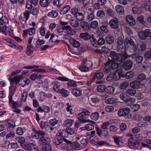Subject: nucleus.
<instances>
[{
  "label": "nucleus",
  "mask_w": 151,
  "mask_h": 151,
  "mask_svg": "<svg viewBox=\"0 0 151 151\" xmlns=\"http://www.w3.org/2000/svg\"><path fill=\"white\" fill-rule=\"evenodd\" d=\"M125 48L122 47L121 51L122 54L120 53H116L114 51H112L110 52L109 56L111 58V60H109L105 64V67L104 71L108 73L111 72L115 70H117L113 73H110L107 76L106 80L108 81H116L119 80L120 78L122 73V70L118 68L119 66V63L115 62L123 61L126 59L128 55L126 52Z\"/></svg>",
  "instance_id": "1"
},
{
  "label": "nucleus",
  "mask_w": 151,
  "mask_h": 151,
  "mask_svg": "<svg viewBox=\"0 0 151 151\" xmlns=\"http://www.w3.org/2000/svg\"><path fill=\"white\" fill-rule=\"evenodd\" d=\"M11 76H9L8 78L11 84L9 88V94L13 95L15 92L16 85L19 82V71L13 72Z\"/></svg>",
  "instance_id": "2"
},
{
  "label": "nucleus",
  "mask_w": 151,
  "mask_h": 151,
  "mask_svg": "<svg viewBox=\"0 0 151 151\" xmlns=\"http://www.w3.org/2000/svg\"><path fill=\"white\" fill-rule=\"evenodd\" d=\"M90 114V112L88 110L83 109L81 112L78 114L77 118L79 121L81 123L90 122V121L86 119L88 116Z\"/></svg>",
  "instance_id": "3"
},
{
  "label": "nucleus",
  "mask_w": 151,
  "mask_h": 151,
  "mask_svg": "<svg viewBox=\"0 0 151 151\" xmlns=\"http://www.w3.org/2000/svg\"><path fill=\"white\" fill-rule=\"evenodd\" d=\"M13 95L9 94V104L12 103L13 108V111L14 112L18 114L19 113V109L18 108L19 107V104L18 102L13 101L12 102V96Z\"/></svg>",
  "instance_id": "4"
},
{
  "label": "nucleus",
  "mask_w": 151,
  "mask_h": 151,
  "mask_svg": "<svg viewBox=\"0 0 151 151\" xmlns=\"http://www.w3.org/2000/svg\"><path fill=\"white\" fill-rule=\"evenodd\" d=\"M65 132H66L63 130L61 132H59V135H57L55 138L53 139V143L57 145H59L62 143L63 139L62 137L64 136V134Z\"/></svg>",
  "instance_id": "5"
},
{
  "label": "nucleus",
  "mask_w": 151,
  "mask_h": 151,
  "mask_svg": "<svg viewBox=\"0 0 151 151\" xmlns=\"http://www.w3.org/2000/svg\"><path fill=\"white\" fill-rule=\"evenodd\" d=\"M150 30L148 29H145L144 31H140L138 33L139 38L142 40H146L147 37H150Z\"/></svg>",
  "instance_id": "6"
},
{
  "label": "nucleus",
  "mask_w": 151,
  "mask_h": 151,
  "mask_svg": "<svg viewBox=\"0 0 151 151\" xmlns=\"http://www.w3.org/2000/svg\"><path fill=\"white\" fill-rule=\"evenodd\" d=\"M128 141H129V145L131 148L135 149H140V147L137 140H135L131 138L128 139Z\"/></svg>",
  "instance_id": "7"
},
{
  "label": "nucleus",
  "mask_w": 151,
  "mask_h": 151,
  "mask_svg": "<svg viewBox=\"0 0 151 151\" xmlns=\"http://www.w3.org/2000/svg\"><path fill=\"white\" fill-rule=\"evenodd\" d=\"M96 132L98 135L102 138L107 137L109 134L107 130L101 128H96Z\"/></svg>",
  "instance_id": "8"
},
{
  "label": "nucleus",
  "mask_w": 151,
  "mask_h": 151,
  "mask_svg": "<svg viewBox=\"0 0 151 151\" xmlns=\"http://www.w3.org/2000/svg\"><path fill=\"white\" fill-rule=\"evenodd\" d=\"M119 19L116 18H114L110 20L109 24L112 28L117 29L119 27Z\"/></svg>",
  "instance_id": "9"
},
{
  "label": "nucleus",
  "mask_w": 151,
  "mask_h": 151,
  "mask_svg": "<svg viewBox=\"0 0 151 151\" xmlns=\"http://www.w3.org/2000/svg\"><path fill=\"white\" fill-rule=\"evenodd\" d=\"M83 12L87 13L88 15L86 18L87 20L88 21H91L94 19V16L93 12L92 11L91 8H89L88 9H86L83 10Z\"/></svg>",
  "instance_id": "10"
},
{
  "label": "nucleus",
  "mask_w": 151,
  "mask_h": 151,
  "mask_svg": "<svg viewBox=\"0 0 151 151\" xmlns=\"http://www.w3.org/2000/svg\"><path fill=\"white\" fill-rule=\"evenodd\" d=\"M129 113V109L128 107L121 109L118 111V114L119 116H124L127 115Z\"/></svg>",
  "instance_id": "11"
},
{
  "label": "nucleus",
  "mask_w": 151,
  "mask_h": 151,
  "mask_svg": "<svg viewBox=\"0 0 151 151\" xmlns=\"http://www.w3.org/2000/svg\"><path fill=\"white\" fill-rule=\"evenodd\" d=\"M90 96L91 102L93 105H95L99 103L100 99L96 94H92Z\"/></svg>",
  "instance_id": "12"
},
{
  "label": "nucleus",
  "mask_w": 151,
  "mask_h": 151,
  "mask_svg": "<svg viewBox=\"0 0 151 151\" xmlns=\"http://www.w3.org/2000/svg\"><path fill=\"white\" fill-rule=\"evenodd\" d=\"M131 88L134 89H137L139 88L141 86V83L137 79L131 82L129 84Z\"/></svg>",
  "instance_id": "13"
},
{
  "label": "nucleus",
  "mask_w": 151,
  "mask_h": 151,
  "mask_svg": "<svg viewBox=\"0 0 151 151\" xmlns=\"http://www.w3.org/2000/svg\"><path fill=\"white\" fill-rule=\"evenodd\" d=\"M133 65V63L130 60H128L124 63L123 67L125 70L130 69Z\"/></svg>",
  "instance_id": "14"
},
{
  "label": "nucleus",
  "mask_w": 151,
  "mask_h": 151,
  "mask_svg": "<svg viewBox=\"0 0 151 151\" xmlns=\"http://www.w3.org/2000/svg\"><path fill=\"white\" fill-rule=\"evenodd\" d=\"M35 27H32L30 29L27 30H23V36L26 37L27 34H28L29 35H32L35 33Z\"/></svg>",
  "instance_id": "15"
},
{
  "label": "nucleus",
  "mask_w": 151,
  "mask_h": 151,
  "mask_svg": "<svg viewBox=\"0 0 151 151\" xmlns=\"http://www.w3.org/2000/svg\"><path fill=\"white\" fill-rule=\"evenodd\" d=\"M126 20L127 22L130 25H134L136 23L133 17L130 15H128L126 17Z\"/></svg>",
  "instance_id": "16"
},
{
  "label": "nucleus",
  "mask_w": 151,
  "mask_h": 151,
  "mask_svg": "<svg viewBox=\"0 0 151 151\" xmlns=\"http://www.w3.org/2000/svg\"><path fill=\"white\" fill-rule=\"evenodd\" d=\"M104 77V75L102 72L97 71L96 72L92 78V80H94L95 78L98 80H101Z\"/></svg>",
  "instance_id": "17"
},
{
  "label": "nucleus",
  "mask_w": 151,
  "mask_h": 151,
  "mask_svg": "<svg viewBox=\"0 0 151 151\" xmlns=\"http://www.w3.org/2000/svg\"><path fill=\"white\" fill-rule=\"evenodd\" d=\"M126 48L130 52H134L137 51L138 47L134 42L131 45Z\"/></svg>",
  "instance_id": "18"
},
{
  "label": "nucleus",
  "mask_w": 151,
  "mask_h": 151,
  "mask_svg": "<svg viewBox=\"0 0 151 151\" xmlns=\"http://www.w3.org/2000/svg\"><path fill=\"white\" fill-rule=\"evenodd\" d=\"M6 126L8 127L7 130L9 131L11 130V128H13L15 127L14 123L11 120H6L5 122Z\"/></svg>",
  "instance_id": "19"
},
{
  "label": "nucleus",
  "mask_w": 151,
  "mask_h": 151,
  "mask_svg": "<svg viewBox=\"0 0 151 151\" xmlns=\"http://www.w3.org/2000/svg\"><path fill=\"white\" fill-rule=\"evenodd\" d=\"M134 42L133 40L130 37H126L124 40V44L125 45V47H127L128 46H129L131 45Z\"/></svg>",
  "instance_id": "20"
},
{
  "label": "nucleus",
  "mask_w": 151,
  "mask_h": 151,
  "mask_svg": "<svg viewBox=\"0 0 151 151\" xmlns=\"http://www.w3.org/2000/svg\"><path fill=\"white\" fill-rule=\"evenodd\" d=\"M86 14V13L84 12L83 11L82 12H79L75 16L77 20L78 21L83 20L84 19V15Z\"/></svg>",
  "instance_id": "21"
},
{
  "label": "nucleus",
  "mask_w": 151,
  "mask_h": 151,
  "mask_svg": "<svg viewBox=\"0 0 151 151\" xmlns=\"http://www.w3.org/2000/svg\"><path fill=\"white\" fill-rule=\"evenodd\" d=\"M26 149L29 151H37L36 145L34 144L30 143L26 145Z\"/></svg>",
  "instance_id": "22"
},
{
  "label": "nucleus",
  "mask_w": 151,
  "mask_h": 151,
  "mask_svg": "<svg viewBox=\"0 0 151 151\" xmlns=\"http://www.w3.org/2000/svg\"><path fill=\"white\" fill-rule=\"evenodd\" d=\"M139 108L140 105L138 104H132L129 106V111H130L132 112H134L138 110Z\"/></svg>",
  "instance_id": "23"
},
{
  "label": "nucleus",
  "mask_w": 151,
  "mask_h": 151,
  "mask_svg": "<svg viewBox=\"0 0 151 151\" xmlns=\"http://www.w3.org/2000/svg\"><path fill=\"white\" fill-rule=\"evenodd\" d=\"M65 29L66 33L69 35H75L76 33V31L73 29H71V27L69 26H65Z\"/></svg>",
  "instance_id": "24"
},
{
  "label": "nucleus",
  "mask_w": 151,
  "mask_h": 151,
  "mask_svg": "<svg viewBox=\"0 0 151 151\" xmlns=\"http://www.w3.org/2000/svg\"><path fill=\"white\" fill-rule=\"evenodd\" d=\"M115 9L116 12L121 15L123 14L125 11L123 6L120 5H117L115 6Z\"/></svg>",
  "instance_id": "25"
},
{
  "label": "nucleus",
  "mask_w": 151,
  "mask_h": 151,
  "mask_svg": "<svg viewBox=\"0 0 151 151\" xmlns=\"http://www.w3.org/2000/svg\"><path fill=\"white\" fill-rule=\"evenodd\" d=\"M52 84L53 85V89L55 91L56 93H59L60 91V84L58 81H56L53 82Z\"/></svg>",
  "instance_id": "26"
},
{
  "label": "nucleus",
  "mask_w": 151,
  "mask_h": 151,
  "mask_svg": "<svg viewBox=\"0 0 151 151\" xmlns=\"http://www.w3.org/2000/svg\"><path fill=\"white\" fill-rule=\"evenodd\" d=\"M80 37L85 40H88L91 39V36L87 32L81 33L80 35Z\"/></svg>",
  "instance_id": "27"
},
{
  "label": "nucleus",
  "mask_w": 151,
  "mask_h": 151,
  "mask_svg": "<svg viewBox=\"0 0 151 151\" xmlns=\"http://www.w3.org/2000/svg\"><path fill=\"white\" fill-rule=\"evenodd\" d=\"M19 143L21 147L24 150L26 149V145L24 138L22 136L19 137Z\"/></svg>",
  "instance_id": "28"
},
{
  "label": "nucleus",
  "mask_w": 151,
  "mask_h": 151,
  "mask_svg": "<svg viewBox=\"0 0 151 151\" xmlns=\"http://www.w3.org/2000/svg\"><path fill=\"white\" fill-rule=\"evenodd\" d=\"M80 26L85 31L88 30L89 29L88 24L85 21H82L81 22Z\"/></svg>",
  "instance_id": "29"
},
{
  "label": "nucleus",
  "mask_w": 151,
  "mask_h": 151,
  "mask_svg": "<svg viewBox=\"0 0 151 151\" xmlns=\"http://www.w3.org/2000/svg\"><path fill=\"white\" fill-rule=\"evenodd\" d=\"M64 141L65 143H63L61 145V147L64 149H67V148L70 147L71 145V142L68 140L66 139H64Z\"/></svg>",
  "instance_id": "30"
},
{
  "label": "nucleus",
  "mask_w": 151,
  "mask_h": 151,
  "mask_svg": "<svg viewBox=\"0 0 151 151\" xmlns=\"http://www.w3.org/2000/svg\"><path fill=\"white\" fill-rule=\"evenodd\" d=\"M69 41L71 45L74 47H78L80 46V43L73 39L70 38L69 40Z\"/></svg>",
  "instance_id": "31"
},
{
  "label": "nucleus",
  "mask_w": 151,
  "mask_h": 151,
  "mask_svg": "<svg viewBox=\"0 0 151 151\" xmlns=\"http://www.w3.org/2000/svg\"><path fill=\"white\" fill-rule=\"evenodd\" d=\"M59 93H61L63 97H65L68 96L70 94V92L68 91L65 89L64 88L60 89Z\"/></svg>",
  "instance_id": "32"
},
{
  "label": "nucleus",
  "mask_w": 151,
  "mask_h": 151,
  "mask_svg": "<svg viewBox=\"0 0 151 151\" xmlns=\"http://www.w3.org/2000/svg\"><path fill=\"white\" fill-rule=\"evenodd\" d=\"M13 30L9 27H7L6 29L4 32L3 34L5 35H9L10 36H13Z\"/></svg>",
  "instance_id": "33"
},
{
  "label": "nucleus",
  "mask_w": 151,
  "mask_h": 151,
  "mask_svg": "<svg viewBox=\"0 0 151 151\" xmlns=\"http://www.w3.org/2000/svg\"><path fill=\"white\" fill-rule=\"evenodd\" d=\"M74 122L73 119H67L64 121L63 125L66 127H71Z\"/></svg>",
  "instance_id": "34"
},
{
  "label": "nucleus",
  "mask_w": 151,
  "mask_h": 151,
  "mask_svg": "<svg viewBox=\"0 0 151 151\" xmlns=\"http://www.w3.org/2000/svg\"><path fill=\"white\" fill-rule=\"evenodd\" d=\"M72 93L73 95L76 97L80 96L81 94V91L79 89L76 88L72 89Z\"/></svg>",
  "instance_id": "35"
},
{
  "label": "nucleus",
  "mask_w": 151,
  "mask_h": 151,
  "mask_svg": "<svg viewBox=\"0 0 151 151\" xmlns=\"http://www.w3.org/2000/svg\"><path fill=\"white\" fill-rule=\"evenodd\" d=\"M115 88L111 86H108L106 88L105 91L106 93L109 94H112L114 92Z\"/></svg>",
  "instance_id": "36"
},
{
  "label": "nucleus",
  "mask_w": 151,
  "mask_h": 151,
  "mask_svg": "<svg viewBox=\"0 0 151 151\" xmlns=\"http://www.w3.org/2000/svg\"><path fill=\"white\" fill-rule=\"evenodd\" d=\"M105 40L107 43L109 44H112L114 42L113 37L110 35L106 36L105 38Z\"/></svg>",
  "instance_id": "37"
},
{
  "label": "nucleus",
  "mask_w": 151,
  "mask_h": 151,
  "mask_svg": "<svg viewBox=\"0 0 151 151\" xmlns=\"http://www.w3.org/2000/svg\"><path fill=\"white\" fill-rule=\"evenodd\" d=\"M50 2V0H40V3L42 6L46 7L49 5Z\"/></svg>",
  "instance_id": "38"
},
{
  "label": "nucleus",
  "mask_w": 151,
  "mask_h": 151,
  "mask_svg": "<svg viewBox=\"0 0 151 151\" xmlns=\"http://www.w3.org/2000/svg\"><path fill=\"white\" fill-rule=\"evenodd\" d=\"M42 76L40 75L35 73L29 76V79L32 80H35L36 79L41 78Z\"/></svg>",
  "instance_id": "39"
},
{
  "label": "nucleus",
  "mask_w": 151,
  "mask_h": 151,
  "mask_svg": "<svg viewBox=\"0 0 151 151\" xmlns=\"http://www.w3.org/2000/svg\"><path fill=\"white\" fill-rule=\"evenodd\" d=\"M70 9V6L69 5L65 6L60 10V13L62 15H64L68 12Z\"/></svg>",
  "instance_id": "40"
},
{
  "label": "nucleus",
  "mask_w": 151,
  "mask_h": 151,
  "mask_svg": "<svg viewBox=\"0 0 151 151\" xmlns=\"http://www.w3.org/2000/svg\"><path fill=\"white\" fill-rule=\"evenodd\" d=\"M80 146V144L77 141H75L72 144L71 143V145L70 146V147L75 150H78Z\"/></svg>",
  "instance_id": "41"
},
{
  "label": "nucleus",
  "mask_w": 151,
  "mask_h": 151,
  "mask_svg": "<svg viewBox=\"0 0 151 151\" xmlns=\"http://www.w3.org/2000/svg\"><path fill=\"white\" fill-rule=\"evenodd\" d=\"M41 141L42 142V143L45 145L48 144L50 142V139L47 137H40Z\"/></svg>",
  "instance_id": "42"
},
{
  "label": "nucleus",
  "mask_w": 151,
  "mask_h": 151,
  "mask_svg": "<svg viewBox=\"0 0 151 151\" xmlns=\"http://www.w3.org/2000/svg\"><path fill=\"white\" fill-rule=\"evenodd\" d=\"M58 13L55 10H52L47 15L50 17L53 18H55L58 16Z\"/></svg>",
  "instance_id": "43"
},
{
  "label": "nucleus",
  "mask_w": 151,
  "mask_h": 151,
  "mask_svg": "<svg viewBox=\"0 0 151 151\" xmlns=\"http://www.w3.org/2000/svg\"><path fill=\"white\" fill-rule=\"evenodd\" d=\"M115 42L117 46H122L123 43V40L121 37H119L117 38L115 40Z\"/></svg>",
  "instance_id": "44"
},
{
  "label": "nucleus",
  "mask_w": 151,
  "mask_h": 151,
  "mask_svg": "<svg viewBox=\"0 0 151 151\" xmlns=\"http://www.w3.org/2000/svg\"><path fill=\"white\" fill-rule=\"evenodd\" d=\"M148 6L147 3L146 1H142L141 4L142 7L149 11H151V9H150V8H151V6H149V7H148Z\"/></svg>",
  "instance_id": "45"
},
{
  "label": "nucleus",
  "mask_w": 151,
  "mask_h": 151,
  "mask_svg": "<svg viewBox=\"0 0 151 151\" xmlns=\"http://www.w3.org/2000/svg\"><path fill=\"white\" fill-rule=\"evenodd\" d=\"M78 20L72 19L70 21V23L71 26L74 27H78L79 25Z\"/></svg>",
  "instance_id": "46"
},
{
  "label": "nucleus",
  "mask_w": 151,
  "mask_h": 151,
  "mask_svg": "<svg viewBox=\"0 0 151 151\" xmlns=\"http://www.w3.org/2000/svg\"><path fill=\"white\" fill-rule=\"evenodd\" d=\"M144 19V17L143 16H140L137 18V20L141 24L144 25L145 24V22Z\"/></svg>",
  "instance_id": "47"
},
{
  "label": "nucleus",
  "mask_w": 151,
  "mask_h": 151,
  "mask_svg": "<svg viewBox=\"0 0 151 151\" xmlns=\"http://www.w3.org/2000/svg\"><path fill=\"white\" fill-rule=\"evenodd\" d=\"M120 98L123 101L126 102L128 100L129 96L125 93H122L119 95Z\"/></svg>",
  "instance_id": "48"
},
{
  "label": "nucleus",
  "mask_w": 151,
  "mask_h": 151,
  "mask_svg": "<svg viewBox=\"0 0 151 151\" xmlns=\"http://www.w3.org/2000/svg\"><path fill=\"white\" fill-rule=\"evenodd\" d=\"M45 44V41L39 39L36 42V46L37 48L41 47V45Z\"/></svg>",
  "instance_id": "49"
},
{
  "label": "nucleus",
  "mask_w": 151,
  "mask_h": 151,
  "mask_svg": "<svg viewBox=\"0 0 151 151\" xmlns=\"http://www.w3.org/2000/svg\"><path fill=\"white\" fill-rule=\"evenodd\" d=\"M90 116L92 119L96 120L99 117V113L97 112H94L91 114Z\"/></svg>",
  "instance_id": "50"
},
{
  "label": "nucleus",
  "mask_w": 151,
  "mask_h": 151,
  "mask_svg": "<svg viewBox=\"0 0 151 151\" xmlns=\"http://www.w3.org/2000/svg\"><path fill=\"white\" fill-rule=\"evenodd\" d=\"M136 93V91L135 90L132 89H127L126 91V93L127 94L131 96H134Z\"/></svg>",
  "instance_id": "51"
},
{
  "label": "nucleus",
  "mask_w": 151,
  "mask_h": 151,
  "mask_svg": "<svg viewBox=\"0 0 151 151\" xmlns=\"http://www.w3.org/2000/svg\"><path fill=\"white\" fill-rule=\"evenodd\" d=\"M51 147L48 144H46L43 145L42 149V151H51Z\"/></svg>",
  "instance_id": "52"
},
{
  "label": "nucleus",
  "mask_w": 151,
  "mask_h": 151,
  "mask_svg": "<svg viewBox=\"0 0 151 151\" xmlns=\"http://www.w3.org/2000/svg\"><path fill=\"white\" fill-rule=\"evenodd\" d=\"M116 100L114 98H108L106 101V103L109 104H112L116 102Z\"/></svg>",
  "instance_id": "53"
},
{
  "label": "nucleus",
  "mask_w": 151,
  "mask_h": 151,
  "mask_svg": "<svg viewBox=\"0 0 151 151\" xmlns=\"http://www.w3.org/2000/svg\"><path fill=\"white\" fill-rule=\"evenodd\" d=\"M83 65L88 67L89 68L91 67L92 65V62L87 59H86L85 61L83 62Z\"/></svg>",
  "instance_id": "54"
},
{
  "label": "nucleus",
  "mask_w": 151,
  "mask_h": 151,
  "mask_svg": "<svg viewBox=\"0 0 151 151\" xmlns=\"http://www.w3.org/2000/svg\"><path fill=\"white\" fill-rule=\"evenodd\" d=\"M106 87L104 85H100L98 86L97 88V91L99 92H102L105 91Z\"/></svg>",
  "instance_id": "55"
},
{
  "label": "nucleus",
  "mask_w": 151,
  "mask_h": 151,
  "mask_svg": "<svg viewBox=\"0 0 151 151\" xmlns=\"http://www.w3.org/2000/svg\"><path fill=\"white\" fill-rule=\"evenodd\" d=\"M146 45L144 43H142L139 45L138 50L140 51H143L146 49Z\"/></svg>",
  "instance_id": "56"
},
{
  "label": "nucleus",
  "mask_w": 151,
  "mask_h": 151,
  "mask_svg": "<svg viewBox=\"0 0 151 151\" xmlns=\"http://www.w3.org/2000/svg\"><path fill=\"white\" fill-rule=\"evenodd\" d=\"M132 11L134 14H141L142 11L140 8L137 7H134L132 9Z\"/></svg>",
  "instance_id": "57"
},
{
  "label": "nucleus",
  "mask_w": 151,
  "mask_h": 151,
  "mask_svg": "<svg viewBox=\"0 0 151 151\" xmlns=\"http://www.w3.org/2000/svg\"><path fill=\"white\" fill-rule=\"evenodd\" d=\"M96 16L101 18L104 17L105 16L104 12L102 10H99L96 13Z\"/></svg>",
  "instance_id": "58"
},
{
  "label": "nucleus",
  "mask_w": 151,
  "mask_h": 151,
  "mask_svg": "<svg viewBox=\"0 0 151 151\" xmlns=\"http://www.w3.org/2000/svg\"><path fill=\"white\" fill-rule=\"evenodd\" d=\"M146 78V75L143 73H141L139 74L138 76L137 79L139 80L140 81H142L145 80Z\"/></svg>",
  "instance_id": "59"
},
{
  "label": "nucleus",
  "mask_w": 151,
  "mask_h": 151,
  "mask_svg": "<svg viewBox=\"0 0 151 151\" xmlns=\"http://www.w3.org/2000/svg\"><path fill=\"white\" fill-rule=\"evenodd\" d=\"M134 75V73L132 71L127 73L125 74V77L127 79H130L132 78Z\"/></svg>",
  "instance_id": "60"
},
{
  "label": "nucleus",
  "mask_w": 151,
  "mask_h": 151,
  "mask_svg": "<svg viewBox=\"0 0 151 151\" xmlns=\"http://www.w3.org/2000/svg\"><path fill=\"white\" fill-rule=\"evenodd\" d=\"M110 123V121L106 122L103 124L101 125V128L107 130V127L109 126Z\"/></svg>",
  "instance_id": "61"
},
{
  "label": "nucleus",
  "mask_w": 151,
  "mask_h": 151,
  "mask_svg": "<svg viewBox=\"0 0 151 151\" xmlns=\"http://www.w3.org/2000/svg\"><path fill=\"white\" fill-rule=\"evenodd\" d=\"M67 85L69 87H76L77 85L76 82L74 81H70L67 83Z\"/></svg>",
  "instance_id": "62"
},
{
  "label": "nucleus",
  "mask_w": 151,
  "mask_h": 151,
  "mask_svg": "<svg viewBox=\"0 0 151 151\" xmlns=\"http://www.w3.org/2000/svg\"><path fill=\"white\" fill-rule=\"evenodd\" d=\"M129 85L128 82H125L122 83L119 86V88L121 89H123L127 88Z\"/></svg>",
  "instance_id": "63"
},
{
  "label": "nucleus",
  "mask_w": 151,
  "mask_h": 151,
  "mask_svg": "<svg viewBox=\"0 0 151 151\" xmlns=\"http://www.w3.org/2000/svg\"><path fill=\"white\" fill-rule=\"evenodd\" d=\"M85 128L88 131H90L93 129L94 126L91 124H86L85 126Z\"/></svg>",
  "instance_id": "64"
}]
</instances>
